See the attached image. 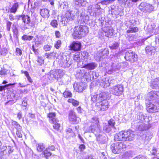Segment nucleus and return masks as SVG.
<instances>
[{
	"instance_id": "1",
	"label": "nucleus",
	"mask_w": 159,
	"mask_h": 159,
	"mask_svg": "<svg viewBox=\"0 0 159 159\" xmlns=\"http://www.w3.org/2000/svg\"><path fill=\"white\" fill-rule=\"evenodd\" d=\"M134 134L131 129L123 130L116 134L114 136L115 141H131L134 139Z\"/></svg>"
},
{
	"instance_id": "2",
	"label": "nucleus",
	"mask_w": 159,
	"mask_h": 159,
	"mask_svg": "<svg viewBox=\"0 0 159 159\" xmlns=\"http://www.w3.org/2000/svg\"><path fill=\"white\" fill-rule=\"evenodd\" d=\"M107 96L105 92L100 93L99 101L97 102L95 105V107L98 111H105L109 108V103L107 101Z\"/></svg>"
},
{
	"instance_id": "3",
	"label": "nucleus",
	"mask_w": 159,
	"mask_h": 159,
	"mask_svg": "<svg viewBox=\"0 0 159 159\" xmlns=\"http://www.w3.org/2000/svg\"><path fill=\"white\" fill-rule=\"evenodd\" d=\"M89 32V28L85 25L76 26L74 28L72 36L74 39H80L86 35Z\"/></svg>"
},
{
	"instance_id": "4",
	"label": "nucleus",
	"mask_w": 159,
	"mask_h": 159,
	"mask_svg": "<svg viewBox=\"0 0 159 159\" xmlns=\"http://www.w3.org/2000/svg\"><path fill=\"white\" fill-rule=\"evenodd\" d=\"M126 145L122 142H116L112 143L110 147L112 152L114 154L121 153L125 151Z\"/></svg>"
},
{
	"instance_id": "5",
	"label": "nucleus",
	"mask_w": 159,
	"mask_h": 159,
	"mask_svg": "<svg viewBox=\"0 0 159 159\" xmlns=\"http://www.w3.org/2000/svg\"><path fill=\"white\" fill-rule=\"evenodd\" d=\"M145 105L146 110L149 113H154L159 111V102L153 103L151 102H149L146 103Z\"/></svg>"
},
{
	"instance_id": "6",
	"label": "nucleus",
	"mask_w": 159,
	"mask_h": 159,
	"mask_svg": "<svg viewBox=\"0 0 159 159\" xmlns=\"http://www.w3.org/2000/svg\"><path fill=\"white\" fill-rule=\"evenodd\" d=\"M124 58L126 60L131 63L136 62L138 60V55L132 50H128L126 52Z\"/></svg>"
},
{
	"instance_id": "7",
	"label": "nucleus",
	"mask_w": 159,
	"mask_h": 159,
	"mask_svg": "<svg viewBox=\"0 0 159 159\" xmlns=\"http://www.w3.org/2000/svg\"><path fill=\"white\" fill-rule=\"evenodd\" d=\"M139 7L141 11L144 12H150L153 9L152 5L144 2H141L139 5Z\"/></svg>"
},
{
	"instance_id": "8",
	"label": "nucleus",
	"mask_w": 159,
	"mask_h": 159,
	"mask_svg": "<svg viewBox=\"0 0 159 159\" xmlns=\"http://www.w3.org/2000/svg\"><path fill=\"white\" fill-rule=\"evenodd\" d=\"M123 86L121 84H118L113 86L111 89V91L114 95L119 96L123 93Z\"/></svg>"
},
{
	"instance_id": "9",
	"label": "nucleus",
	"mask_w": 159,
	"mask_h": 159,
	"mask_svg": "<svg viewBox=\"0 0 159 159\" xmlns=\"http://www.w3.org/2000/svg\"><path fill=\"white\" fill-rule=\"evenodd\" d=\"M69 50L74 52L80 51L81 48V43L78 41H73L69 46Z\"/></svg>"
},
{
	"instance_id": "10",
	"label": "nucleus",
	"mask_w": 159,
	"mask_h": 159,
	"mask_svg": "<svg viewBox=\"0 0 159 159\" xmlns=\"http://www.w3.org/2000/svg\"><path fill=\"white\" fill-rule=\"evenodd\" d=\"M91 124L89 127V130L92 132L94 131L96 128L99 129L100 126L99 121L97 118L93 117L91 121Z\"/></svg>"
},
{
	"instance_id": "11",
	"label": "nucleus",
	"mask_w": 159,
	"mask_h": 159,
	"mask_svg": "<svg viewBox=\"0 0 159 159\" xmlns=\"http://www.w3.org/2000/svg\"><path fill=\"white\" fill-rule=\"evenodd\" d=\"M130 23L129 29L126 31L127 34L130 33H136L139 31V28L138 27H133L136 24V21L135 20H130L129 21Z\"/></svg>"
},
{
	"instance_id": "12",
	"label": "nucleus",
	"mask_w": 159,
	"mask_h": 159,
	"mask_svg": "<svg viewBox=\"0 0 159 159\" xmlns=\"http://www.w3.org/2000/svg\"><path fill=\"white\" fill-rule=\"evenodd\" d=\"M68 119L69 122L71 124H77L78 123L76 114L73 110H71L69 111L68 114Z\"/></svg>"
},
{
	"instance_id": "13",
	"label": "nucleus",
	"mask_w": 159,
	"mask_h": 159,
	"mask_svg": "<svg viewBox=\"0 0 159 159\" xmlns=\"http://www.w3.org/2000/svg\"><path fill=\"white\" fill-rule=\"evenodd\" d=\"M47 117L48 118L49 122L53 123L58 120L56 118V113L55 112H49L47 114Z\"/></svg>"
},
{
	"instance_id": "14",
	"label": "nucleus",
	"mask_w": 159,
	"mask_h": 159,
	"mask_svg": "<svg viewBox=\"0 0 159 159\" xmlns=\"http://www.w3.org/2000/svg\"><path fill=\"white\" fill-rule=\"evenodd\" d=\"M19 7V3L18 2H16L13 4L12 7L11 8H10L9 10H7V9L6 11H7V12H10L11 13L15 14L17 10Z\"/></svg>"
},
{
	"instance_id": "15",
	"label": "nucleus",
	"mask_w": 159,
	"mask_h": 159,
	"mask_svg": "<svg viewBox=\"0 0 159 159\" xmlns=\"http://www.w3.org/2000/svg\"><path fill=\"white\" fill-rule=\"evenodd\" d=\"M21 18L23 22L25 25H28L31 22L30 17L27 15L22 14L19 16Z\"/></svg>"
},
{
	"instance_id": "16",
	"label": "nucleus",
	"mask_w": 159,
	"mask_h": 159,
	"mask_svg": "<svg viewBox=\"0 0 159 159\" xmlns=\"http://www.w3.org/2000/svg\"><path fill=\"white\" fill-rule=\"evenodd\" d=\"M159 93L157 91H151L148 93V97L150 100H153L156 99L158 96Z\"/></svg>"
},
{
	"instance_id": "17",
	"label": "nucleus",
	"mask_w": 159,
	"mask_h": 159,
	"mask_svg": "<svg viewBox=\"0 0 159 159\" xmlns=\"http://www.w3.org/2000/svg\"><path fill=\"white\" fill-rule=\"evenodd\" d=\"M96 66V64L94 62L89 63L87 64H84L82 67L89 70H93L94 69Z\"/></svg>"
},
{
	"instance_id": "18",
	"label": "nucleus",
	"mask_w": 159,
	"mask_h": 159,
	"mask_svg": "<svg viewBox=\"0 0 159 159\" xmlns=\"http://www.w3.org/2000/svg\"><path fill=\"white\" fill-rule=\"evenodd\" d=\"M49 11L47 9H43L41 10L40 14L44 18H48L49 16Z\"/></svg>"
},
{
	"instance_id": "19",
	"label": "nucleus",
	"mask_w": 159,
	"mask_h": 159,
	"mask_svg": "<svg viewBox=\"0 0 159 159\" xmlns=\"http://www.w3.org/2000/svg\"><path fill=\"white\" fill-rule=\"evenodd\" d=\"M67 102L71 103L74 107H77L79 105L80 102L79 101L72 98H69L67 100Z\"/></svg>"
},
{
	"instance_id": "20",
	"label": "nucleus",
	"mask_w": 159,
	"mask_h": 159,
	"mask_svg": "<svg viewBox=\"0 0 159 159\" xmlns=\"http://www.w3.org/2000/svg\"><path fill=\"white\" fill-rule=\"evenodd\" d=\"M56 52H52L50 53L46 52L44 54V56L47 58L51 59L52 57H55L56 56Z\"/></svg>"
},
{
	"instance_id": "21",
	"label": "nucleus",
	"mask_w": 159,
	"mask_h": 159,
	"mask_svg": "<svg viewBox=\"0 0 159 159\" xmlns=\"http://www.w3.org/2000/svg\"><path fill=\"white\" fill-rule=\"evenodd\" d=\"M63 97L65 98H70L72 96V93L68 90L66 89L62 93Z\"/></svg>"
},
{
	"instance_id": "22",
	"label": "nucleus",
	"mask_w": 159,
	"mask_h": 159,
	"mask_svg": "<svg viewBox=\"0 0 159 159\" xmlns=\"http://www.w3.org/2000/svg\"><path fill=\"white\" fill-rule=\"evenodd\" d=\"M48 150L46 148L45 150L42 152V154L44 155V157L46 159H48L49 157L51 156L52 153L48 151Z\"/></svg>"
},
{
	"instance_id": "23",
	"label": "nucleus",
	"mask_w": 159,
	"mask_h": 159,
	"mask_svg": "<svg viewBox=\"0 0 159 159\" xmlns=\"http://www.w3.org/2000/svg\"><path fill=\"white\" fill-rule=\"evenodd\" d=\"M45 148L44 144L43 143H39L37 146V150L38 151L41 152H43Z\"/></svg>"
},
{
	"instance_id": "24",
	"label": "nucleus",
	"mask_w": 159,
	"mask_h": 159,
	"mask_svg": "<svg viewBox=\"0 0 159 159\" xmlns=\"http://www.w3.org/2000/svg\"><path fill=\"white\" fill-rule=\"evenodd\" d=\"M58 122L59 120H57L56 121V122H54L53 123H50L51 124H53V128L56 130H59L60 127V124Z\"/></svg>"
},
{
	"instance_id": "25",
	"label": "nucleus",
	"mask_w": 159,
	"mask_h": 159,
	"mask_svg": "<svg viewBox=\"0 0 159 159\" xmlns=\"http://www.w3.org/2000/svg\"><path fill=\"white\" fill-rule=\"evenodd\" d=\"M11 125L12 126V128L14 129V128H15L16 129V130L17 129L20 130L22 129V127L17 122L15 121H12Z\"/></svg>"
},
{
	"instance_id": "26",
	"label": "nucleus",
	"mask_w": 159,
	"mask_h": 159,
	"mask_svg": "<svg viewBox=\"0 0 159 159\" xmlns=\"http://www.w3.org/2000/svg\"><path fill=\"white\" fill-rule=\"evenodd\" d=\"M74 88L76 92L80 93L83 91V89L82 86L79 84H76L74 86Z\"/></svg>"
},
{
	"instance_id": "27",
	"label": "nucleus",
	"mask_w": 159,
	"mask_h": 159,
	"mask_svg": "<svg viewBox=\"0 0 159 159\" xmlns=\"http://www.w3.org/2000/svg\"><path fill=\"white\" fill-rule=\"evenodd\" d=\"M62 45V42L60 40H57L55 41L54 43V47L56 49H59L61 47Z\"/></svg>"
},
{
	"instance_id": "28",
	"label": "nucleus",
	"mask_w": 159,
	"mask_h": 159,
	"mask_svg": "<svg viewBox=\"0 0 159 159\" xmlns=\"http://www.w3.org/2000/svg\"><path fill=\"white\" fill-rule=\"evenodd\" d=\"M12 31L13 34V35L16 36L18 38L17 35L18 34V29L16 25L13 24L12 27Z\"/></svg>"
},
{
	"instance_id": "29",
	"label": "nucleus",
	"mask_w": 159,
	"mask_h": 159,
	"mask_svg": "<svg viewBox=\"0 0 159 159\" xmlns=\"http://www.w3.org/2000/svg\"><path fill=\"white\" fill-rule=\"evenodd\" d=\"M99 96L100 93L98 95V94H95L93 95L91 97V101L94 103L97 102V101H98V102H99Z\"/></svg>"
},
{
	"instance_id": "30",
	"label": "nucleus",
	"mask_w": 159,
	"mask_h": 159,
	"mask_svg": "<svg viewBox=\"0 0 159 159\" xmlns=\"http://www.w3.org/2000/svg\"><path fill=\"white\" fill-rule=\"evenodd\" d=\"M34 37L31 35H27L24 34L21 37V39L24 41L28 40L30 41L33 39Z\"/></svg>"
},
{
	"instance_id": "31",
	"label": "nucleus",
	"mask_w": 159,
	"mask_h": 159,
	"mask_svg": "<svg viewBox=\"0 0 159 159\" xmlns=\"http://www.w3.org/2000/svg\"><path fill=\"white\" fill-rule=\"evenodd\" d=\"M50 25L54 28H57L58 26V22L56 20H52L51 21Z\"/></svg>"
},
{
	"instance_id": "32",
	"label": "nucleus",
	"mask_w": 159,
	"mask_h": 159,
	"mask_svg": "<svg viewBox=\"0 0 159 159\" xmlns=\"http://www.w3.org/2000/svg\"><path fill=\"white\" fill-rule=\"evenodd\" d=\"M16 84V83H9L4 86H0V91L2 92L3 91H4L5 88L7 86L14 85Z\"/></svg>"
},
{
	"instance_id": "33",
	"label": "nucleus",
	"mask_w": 159,
	"mask_h": 159,
	"mask_svg": "<svg viewBox=\"0 0 159 159\" xmlns=\"http://www.w3.org/2000/svg\"><path fill=\"white\" fill-rule=\"evenodd\" d=\"M108 124L109 126L113 128H114L116 123L114 119H111L108 121Z\"/></svg>"
},
{
	"instance_id": "34",
	"label": "nucleus",
	"mask_w": 159,
	"mask_h": 159,
	"mask_svg": "<svg viewBox=\"0 0 159 159\" xmlns=\"http://www.w3.org/2000/svg\"><path fill=\"white\" fill-rule=\"evenodd\" d=\"M37 61L39 66H41L44 63V60L41 57H38Z\"/></svg>"
},
{
	"instance_id": "35",
	"label": "nucleus",
	"mask_w": 159,
	"mask_h": 159,
	"mask_svg": "<svg viewBox=\"0 0 159 159\" xmlns=\"http://www.w3.org/2000/svg\"><path fill=\"white\" fill-rule=\"evenodd\" d=\"M101 56H108L109 52L108 49H104L101 52Z\"/></svg>"
},
{
	"instance_id": "36",
	"label": "nucleus",
	"mask_w": 159,
	"mask_h": 159,
	"mask_svg": "<svg viewBox=\"0 0 159 159\" xmlns=\"http://www.w3.org/2000/svg\"><path fill=\"white\" fill-rule=\"evenodd\" d=\"M12 24V23L10 21L7 20L6 21V28L7 30V31H10L11 30V25Z\"/></svg>"
},
{
	"instance_id": "37",
	"label": "nucleus",
	"mask_w": 159,
	"mask_h": 159,
	"mask_svg": "<svg viewBox=\"0 0 159 159\" xmlns=\"http://www.w3.org/2000/svg\"><path fill=\"white\" fill-rule=\"evenodd\" d=\"M85 1V0H74L75 4L76 6L80 5L81 6H82L83 3Z\"/></svg>"
},
{
	"instance_id": "38",
	"label": "nucleus",
	"mask_w": 159,
	"mask_h": 159,
	"mask_svg": "<svg viewBox=\"0 0 159 159\" xmlns=\"http://www.w3.org/2000/svg\"><path fill=\"white\" fill-rule=\"evenodd\" d=\"M22 128L20 130L18 129H17L16 133V136H15L16 138H20L22 137V135L21 132V131H22Z\"/></svg>"
},
{
	"instance_id": "39",
	"label": "nucleus",
	"mask_w": 159,
	"mask_h": 159,
	"mask_svg": "<svg viewBox=\"0 0 159 159\" xmlns=\"http://www.w3.org/2000/svg\"><path fill=\"white\" fill-rule=\"evenodd\" d=\"M52 48L51 45L46 44L44 46L43 49L46 52L50 51Z\"/></svg>"
},
{
	"instance_id": "40",
	"label": "nucleus",
	"mask_w": 159,
	"mask_h": 159,
	"mask_svg": "<svg viewBox=\"0 0 159 159\" xmlns=\"http://www.w3.org/2000/svg\"><path fill=\"white\" fill-rule=\"evenodd\" d=\"M15 52L16 55L18 56H21L22 54L21 50L18 48H16Z\"/></svg>"
},
{
	"instance_id": "41",
	"label": "nucleus",
	"mask_w": 159,
	"mask_h": 159,
	"mask_svg": "<svg viewBox=\"0 0 159 159\" xmlns=\"http://www.w3.org/2000/svg\"><path fill=\"white\" fill-rule=\"evenodd\" d=\"M46 148L48 150L51 151H55L57 148L54 145H49Z\"/></svg>"
},
{
	"instance_id": "42",
	"label": "nucleus",
	"mask_w": 159,
	"mask_h": 159,
	"mask_svg": "<svg viewBox=\"0 0 159 159\" xmlns=\"http://www.w3.org/2000/svg\"><path fill=\"white\" fill-rule=\"evenodd\" d=\"M119 46V44L117 43H115L111 46H109V48L111 49H115L117 48Z\"/></svg>"
},
{
	"instance_id": "43",
	"label": "nucleus",
	"mask_w": 159,
	"mask_h": 159,
	"mask_svg": "<svg viewBox=\"0 0 159 159\" xmlns=\"http://www.w3.org/2000/svg\"><path fill=\"white\" fill-rule=\"evenodd\" d=\"M66 133L67 134L70 133H73L74 135H75V133L73 132L72 129L71 128H69L66 129Z\"/></svg>"
},
{
	"instance_id": "44",
	"label": "nucleus",
	"mask_w": 159,
	"mask_h": 159,
	"mask_svg": "<svg viewBox=\"0 0 159 159\" xmlns=\"http://www.w3.org/2000/svg\"><path fill=\"white\" fill-rule=\"evenodd\" d=\"M79 148L80 151H83L86 148V146L84 144H81L79 146Z\"/></svg>"
},
{
	"instance_id": "45",
	"label": "nucleus",
	"mask_w": 159,
	"mask_h": 159,
	"mask_svg": "<svg viewBox=\"0 0 159 159\" xmlns=\"http://www.w3.org/2000/svg\"><path fill=\"white\" fill-rule=\"evenodd\" d=\"M111 0H104L100 2V3L102 5H107L109 4Z\"/></svg>"
},
{
	"instance_id": "46",
	"label": "nucleus",
	"mask_w": 159,
	"mask_h": 159,
	"mask_svg": "<svg viewBox=\"0 0 159 159\" xmlns=\"http://www.w3.org/2000/svg\"><path fill=\"white\" fill-rule=\"evenodd\" d=\"M56 37L57 38L59 39L61 37V34L60 32L58 30H56L55 32Z\"/></svg>"
},
{
	"instance_id": "47",
	"label": "nucleus",
	"mask_w": 159,
	"mask_h": 159,
	"mask_svg": "<svg viewBox=\"0 0 159 159\" xmlns=\"http://www.w3.org/2000/svg\"><path fill=\"white\" fill-rule=\"evenodd\" d=\"M7 74L6 70L4 69H2L0 71V75H4Z\"/></svg>"
},
{
	"instance_id": "48",
	"label": "nucleus",
	"mask_w": 159,
	"mask_h": 159,
	"mask_svg": "<svg viewBox=\"0 0 159 159\" xmlns=\"http://www.w3.org/2000/svg\"><path fill=\"white\" fill-rule=\"evenodd\" d=\"M32 50L34 53L35 55H37L39 54V50L38 49L35 48L34 46L33 45L32 46Z\"/></svg>"
},
{
	"instance_id": "49",
	"label": "nucleus",
	"mask_w": 159,
	"mask_h": 159,
	"mask_svg": "<svg viewBox=\"0 0 159 159\" xmlns=\"http://www.w3.org/2000/svg\"><path fill=\"white\" fill-rule=\"evenodd\" d=\"M9 18L11 21H13L15 19V18L14 15L11 14L8 16Z\"/></svg>"
},
{
	"instance_id": "50",
	"label": "nucleus",
	"mask_w": 159,
	"mask_h": 159,
	"mask_svg": "<svg viewBox=\"0 0 159 159\" xmlns=\"http://www.w3.org/2000/svg\"><path fill=\"white\" fill-rule=\"evenodd\" d=\"M76 110L78 113H82V109L80 106H79L76 108Z\"/></svg>"
},
{
	"instance_id": "51",
	"label": "nucleus",
	"mask_w": 159,
	"mask_h": 159,
	"mask_svg": "<svg viewBox=\"0 0 159 159\" xmlns=\"http://www.w3.org/2000/svg\"><path fill=\"white\" fill-rule=\"evenodd\" d=\"M152 155H156L157 152V149L155 148H153L152 149Z\"/></svg>"
},
{
	"instance_id": "52",
	"label": "nucleus",
	"mask_w": 159,
	"mask_h": 159,
	"mask_svg": "<svg viewBox=\"0 0 159 159\" xmlns=\"http://www.w3.org/2000/svg\"><path fill=\"white\" fill-rule=\"evenodd\" d=\"M154 84L158 85L159 84V79L158 78H156L154 79L153 81Z\"/></svg>"
},
{
	"instance_id": "53",
	"label": "nucleus",
	"mask_w": 159,
	"mask_h": 159,
	"mask_svg": "<svg viewBox=\"0 0 159 159\" xmlns=\"http://www.w3.org/2000/svg\"><path fill=\"white\" fill-rule=\"evenodd\" d=\"M103 130L106 132H108L111 130V129L109 127H107L106 126L103 127Z\"/></svg>"
},
{
	"instance_id": "54",
	"label": "nucleus",
	"mask_w": 159,
	"mask_h": 159,
	"mask_svg": "<svg viewBox=\"0 0 159 159\" xmlns=\"http://www.w3.org/2000/svg\"><path fill=\"white\" fill-rule=\"evenodd\" d=\"M133 159H145V157L143 156H138L134 157Z\"/></svg>"
},
{
	"instance_id": "55",
	"label": "nucleus",
	"mask_w": 159,
	"mask_h": 159,
	"mask_svg": "<svg viewBox=\"0 0 159 159\" xmlns=\"http://www.w3.org/2000/svg\"><path fill=\"white\" fill-rule=\"evenodd\" d=\"M22 114L20 112H19L17 114V117L19 120L20 119L22 118Z\"/></svg>"
},
{
	"instance_id": "56",
	"label": "nucleus",
	"mask_w": 159,
	"mask_h": 159,
	"mask_svg": "<svg viewBox=\"0 0 159 159\" xmlns=\"http://www.w3.org/2000/svg\"><path fill=\"white\" fill-rule=\"evenodd\" d=\"M78 137L81 140L82 143H85V141L84 139L83 138L80 136V134L78 135Z\"/></svg>"
},
{
	"instance_id": "57",
	"label": "nucleus",
	"mask_w": 159,
	"mask_h": 159,
	"mask_svg": "<svg viewBox=\"0 0 159 159\" xmlns=\"http://www.w3.org/2000/svg\"><path fill=\"white\" fill-rule=\"evenodd\" d=\"M0 53H1V55H5L6 54V52H5V50H1L0 52Z\"/></svg>"
},
{
	"instance_id": "58",
	"label": "nucleus",
	"mask_w": 159,
	"mask_h": 159,
	"mask_svg": "<svg viewBox=\"0 0 159 159\" xmlns=\"http://www.w3.org/2000/svg\"><path fill=\"white\" fill-rule=\"evenodd\" d=\"M29 81L31 83H32L33 81L30 76H29L27 77Z\"/></svg>"
},
{
	"instance_id": "59",
	"label": "nucleus",
	"mask_w": 159,
	"mask_h": 159,
	"mask_svg": "<svg viewBox=\"0 0 159 159\" xmlns=\"http://www.w3.org/2000/svg\"><path fill=\"white\" fill-rule=\"evenodd\" d=\"M24 73L27 77L30 76L28 72L27 71H24Z\"/></svg>"
},
{
	"instance_id": "60",
	"label": "nucleus",
	"mask_w": 159,
	"mask_h": 159,
	"mask_svg": "<svg viewBox=\"0 0 159 159\" xmlns=\"http://www.w3.org/2000/svg\"><path fill=\"white\" fill-rule=\"evenodd\" d=\"M85 159H93V157L92 156H89L86 158Z\"/></svg>"
},
{
	"instance_id": "61",
	"label": "nucleus",
	"mask_w": 159,
	"mask_h": 159,
	"mask_svg": "<svg viewBox=\"0 0 159 159\" xmlns=\"http://www.w3.org/2000/svg\"><path fill=\"white\" fill-rule=\"evenodd\" d=\"M11 89V88H7V91H8V92H9V91H10L11 92V90H10Z\"/></svg>"
},
{
	"instance_id": "62",
	"label": "nucleus",
	"mask_w": 159,
	"mask_h": 159,
	"mask_svg": "<svg viewBox=\"0 0 159 159\" xmlns=\"http://www.w3.org/2000/svg\"><path fill=\"white\" fill-rule=\"evenodd\" d=\"M50 4L51 5H53L54 4V2L53 1H52L50 2Z\"/></svg>"
},
{
	"instance_id": "63",
	"label": "nucleus",
	"mask_w": 159,
	"mask_h": 159,
	"mask_svg": "<svg viewBox=\"0 0 159 159\" xmlns=\"http://www.w3.org/2000/svg\"><path fill=\"white\" fill-rule=\"evenodd\" d=\"M7 81L6 80H4L2 82V84H5L7 83Z\"/></svg>"
},
{
	"instance_id": "64",
	"label": "nucleus",
	"mask_w": 159,
	"mask_h": 159,
	"mask_svg": "<svg viewBox=\"0 0 159 159\" xmlns=\"http://www.w3.org/2000/svg\"><path fill=\"white\" fill-rule=\"evenodd\" d=\"M132 2H136L138 1L139 0H131Z\"/></svg>"
}]
</instances>
